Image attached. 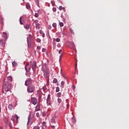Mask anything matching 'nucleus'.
Listing matches in <instances>:
<instances>
[{
    "label": "nucleus",
    "instance_id": "2eb2a0df",
    "mask_svg": "<svg viewBox=\"0 0 129 129\" xmlns=\"http://www.w3.org/2000/svg\"><path fill=\"white\" fill-rule=\"evenodd\" d=\"M3 37L5 39H7V34L6 32L3 33Z\"/></svg>",
    "mask_w": 129,
    "mask_h": 129
},
{
    "label": "nucleus",
    "instance_id": "4468645a",
    "mask_svg": "<svg viewBox=\"0 0 129 129\" xmlns=\"http://www.w3.org/2000/svg\"><path fill=\"white\" fill-rule=\"evenodd\" d=\"M32 82L31 81H25V85L28 86V85H31Z\"/></svg>",
    "mask_w": 129,
    "mask_h": 129
},
{
    "label": "nucleus",
    "instance_id": "f257e3e1",
    "mask_svg": "<svg viewBox=\"0 0 129 129\" xmlns=\"http://www.w3.org/2000/svg\"><path fill=\"white\" fill-rule=\"evenodd\" d=\"M3 90H5L6 92H9L12 89V84L8 81H4L3 83Z\"/></svg>",
    "mask_w": 129,
    "mask_h": 129
},
{
    "label": "nucleus",
    "instance_id": "864d4df0",
    "mask_svg": "<svg viewBox=\"0 0 129 129\" xmlns=\"http://www.w3.org/2000/svg\"><path fill=\"white\" fill-rule=\"evenodd\" d=\"M35 53H36V50L34 51Z\"/></svg>",
    "mask_w": 129,
    "mask_h": 129
},
{
    "label": "nucleus",
    "instance_id": "9d476101",
    "mask_svg": "<svg viewBox=\"0 0 129 129\" xmlns=\"http://www.w3.org/2000/svg\"><path fill=\"white\" fill-rule=\"evenodd\" d=\"M31 69V66H29V64H27L25 67V69L27 71V73L30 72Z\"/></svg>",
    "mask_w": 129,
    "mask_h": 129
},
{
    "label": "nucleus",
    "instance_id": "a878e982",
    "mask_svg": "<svg viewBox=\"0 0 129 129\" xmlns=\"http://www.w3.org/2000/svg\"><path fill=\"white\" fill-rule=\"evenodd\" d=\"M57 96L58 97H61V93H58L57 94Z\"/></svg>",
    "mask_w": 129,
    "mask_h": 129
},
{
    "label": "nucleus",
    "instance_id": "a19ab883",
    "mask_svg": "<svg viewBox=\"0 0 129 129\" xmlns=\"http://www.w3.org/2000/svg\"><path fill=\"white\" fill-rule=\"evenodd\" d=\"M45 51H46L45 48H42V51H43V52H45Z\"/></svg>",
    "mask_w": 129,
    "mask_h": 129
},
{
    "label": "nucleus",
    "instance_id": "f03ea898",
    "mask_svg": "<svg viewBox=\"0 0 129 129\" xmlns=\"http://www.w3.org/2000/svg\"><path fill=\"white\" fill-rule=\"evenodd\" d=\"M42 71L44 73V76L45 78L49 77V70L47 69L46 64L44 65L42 67Z\"/></svg>",
    "mask_w": 129,
    "mask_h": 129
},
{
    "label": "nucleus",
    "instance_id": "f8f14e48",
    "mask_svg": "<svg viewBox=\"0 0 129 129\" xmlns=\"http://www.w3.org/2000/svg\"><path fill=\"white\" fill-rule=\"evenodd\" d=\"M61 75L62 76V78L64 79V80L68 81V78L66 77L62 73V70H61Z\"/></svg>",
    "mask_w": 129,
    "mask_h": 129
},
{
    "label": "nucleus",
    "instance_id": "de8ad7c7",
    "mask_svg": "<svg viewBox=\"0 0 129 129\" xmlns=\"http://www.w3.org/2000/svg\"><path fill=\"white\" fill-rule=\"evenodd\" d=\"M53 81H57V79H54Z\"/></svg>",
    "mask_w": 129,
    "mask_h": 129
},
{
    "label": "nucleus",
    "instance_id": "a211bd4d",
    "mask_svg": "<svg viewBox=\"0 0 129 129\" xmlns=\"http://www.w3.org/2000/svg\"><path fill=\"white\" fill-rule=\"evenodd\" d=\"M12 80H13L12 77L11 76L8 77V81H12Z\"/></svg>",
    "mask_w": 129,
    "mask_h": 129
},
{
    "label": "nucleus",
    "instance_id": "dca6fc26",
    "mask_svg": "<svg viewBox=\"0 0 129 129\" xmlns=\"http://www.w3.org/2000/svg\"><path fill=\"white\" fill-rule=\"evenodd\" d=\"M12 65L14 66V67H17L18 66V64L17 63V62L16 61H13L12 62Z\"/></svg>",
    "mask_w": 129,
    "mask_h": 129
},
{
    "label": "nucleus",
    "instance_id": "58836bf2",
    "mask_svg": "<svg viewBox=\"0 0 129 129\" xmlns=\"http://www.w3.org/2000/svg\"><path fill=\"white\" fill-rule=\"evenodd\" d=\"M77 66H78V64H77V62H76V66H75V70H76V69H77Z\"/></svg>",
    "mask_w": 129,
    "mask_h": 129
},
{
    "label": "nucleus",
    "instance_id": "39448f33",
    "mask_svg": "<svg viewBox=\"0 0 129 129\" xmlns=\"http://www.w3.org/2000/svg\"><path fill=\"white\" fill-rule=\"evenodd\" d=\"M35 88L34 86L33 85H30L28 86V88H27V91L29 93H32L34 92Z\"/></svg>",
    "mask_w": 129,
    "mask_h": 129
},
{
    "label": "nucleus",
    "instance_id": "9b49d317",
    "mask_svg": "<svg viewBox=\"0 0 129 129\" xmlns=\"http://www.w3.org/2000/svg\"><path fill=\"white\" fill-rule=\"evenodd\" d=\"M24 27L26 30H31V26L29 24H27L24 26Z\"/></svg>",
    "mask_w": 129,
    "mask_h": 129
},
{
    "label": "nucleus",
    "instance_id": "b1692460",
    "mask_svg": "<svg viewBox=\"0 0 129 129\" xmlns=\"http://www.w3.org/2000/svg\"><path fill=\"white\" fill-rule=\"evenodd\" d=\"M72 122L73 123H76V119H75V118L73 117L72 119Z\"/></svg>",
    "mask_w": 129,
    "mask_h": 129
},
{
    "label": "nucleus",
    "instance_id": "79ce46f5",
    "mask_svg": "<svg viewBox=\"0 0 129 129\" xmlns=\"http://www.w3.org/2000/svg\"><path fill=\"white\" fill-rule=\"evenodd\" d=\"M62 51V50L61 49L59 50L58 53L60 54Z\"/></svg>",
    "mask_w": 129,
    "mask_h": 129
},
{
    "label": "nucleus",
    "instance_id": "a18cd8bd",
    "mask_svg": "<svg viewBox=\"0 0 129 129\" xmlns=\"http://www.w3.org/2000/svg\"><path fill=\"white\" fill-rule=\"evenodd\" d=\"M27 42H28V46H29V42H28V38H27Z\"/></svg>",
    "mask_w": 129,
    "mask_h": 129
},
{
    "label": "nucleus",
    "instance_id": "bb28decb",
    "mask_svg": "<svg viewBox=\"0 0 129 129\" xmlns=\"http://www.w3.org/2000/svg\"><path fill=\"white\" fill-rule=\"evenodd\" d=\"M33 129H40V127L38 126H35L33 127Z\"/></svg>",
    "mask_w": 129,
    "mask_h": 129
},
{
    "label": "nucleus",
    "instance_id": "7c9ffc66",
    "mask_svg": "<svg viewBox=\"0 0 129 129\" xmlns=\"http://www.w3.org/2000/svg\"><path fill=\"white\" fill-rule=\"evenodd\" d=\"M60 39L59 38H56V39H55V41H56V42H60Z\"/></svg>",
    "mask_w": 129,
    "mask_h": 129
},
{
    "label": "nucleus",
    "instance_id": "09e8293b",
    "mask_svg": "<svg viewBox=\"0 0 129 129\" xmlns=\"http://www.w3.org/2000/svg\"><path fill=\"white\" fill-rule=\"evenodd\" d=\"M47 63H49V60H47Z\"/></svg>",
    "mask_w": 129,
    "mask_h": 129
},
{
    "label": "nucleus",
    "instance_id": "ddd939ff",
    "mask_svg": "<svg viewBox=\"0 0 129 129\" xmlns=\"http://www.w3.org/2000/svg\"><path fill=\"white\" fill-rule=\"evenodd\" d=\"M20 23L21 25H23L24 22V19L22 17L20 18Z\"/></svg>",
    "mask_w": 129,
    "mask_h": 129
},
{
    "label": "nucleus",
    "instance_id": "e433bc0d",
    "mask_svg": "<svg viewBox=\"0 0 129 129\" xmlns=\"http://www.w3.org/2000/svg\"><path fill=\"white\" fill-rule=\"evenodd\" d=\"M69 107H70L69 104H67V108L68 109V108H69Z\"/></svg>",
    "mask_w": 129,
    "mask_h": 129
},
{
    "label": "nucleus",
    "instance_id": "c03bdc74",
    "mask_svg": "<svg viewBox=\"0 0 129 129\" xmlns=\"http://www.w3.org/2000/svg\"><path fill=\"white\" fill-rule=\"evenodd\" d=\"M42 89L44 91H45V88L44 87H43V88H42Z\"/></svg>",
    "mask_w": 129,
    "mask_h": 129
},
{
    "label": "nucleus",
    "instance_id": "2f4dec72",
    "mask_svg": "<svg viewBox=\"0 0 129 129\" xmlns=\"http://www.w3.org/2000/svg\"><path fill=\"white\" fill-rule=\"evenodd\" d=\"M51 4L53 6H55V2L54 1H51Z\"/></svg>",
    "mask_w": 129,
    "mask_h": 129
},
{
    "label": "nucleus",
    "instance_id": "c85d7f7f",
    "mask_svg": "<svg viewBox=\"0 0 129 129\" xmlns=\"http://www.w3.org/2000/svg\"><path fill=\"white\" fill-rule=\"evenodd\" d=\"M64 25V24L63 23H59V26L62 27Z\"/></svg>",
    "mask_w": 129,
    "mask_h": 129
},
{
    "label": "nucleus",
    "instance_id": "5fc2aeb1",
    "mask_svg": "<svg viewBox=\"0 0 129 129\" xmlns=\"http://www.w3.org/2000/svg\"><path fill=\"white\" fill-rule=\"evenodd\" d=\"M29 121V118H28V122Z\"/></svg>",
    "mask_w": 129,
    "mask_h": 129
},
{
    "label": "nucleus",
    "instance_id": "aec40b11",
    "mask_svg": "<svg viewBox=\"0 0 129 129\" xmlns=\"http://www.w3.org/2000/svg\"><path fill=\"white\" fill-rule=\"evenodd\" d=\"M40 34H42V36L43 37H45V34L43 33V31L40 30Z\"/></svg>",
    "mask_w": 129,
    "mask_h": 129
},
{
    "label": "nucleus",
    "instance_id": "8fccbe9b",
    "mask_svg": "<svg viewBox=\"0 0 129 129\" xmlns=\"http://www.w3.org/2000/svg\"><path fill=\"white\" fill-rule=\"evenodd\" d=\"M73 46H74L75 47V44H74V43H73Z\"/></svg>",
    "mask_w": 129,
    "mask_h": 129
},
{
    "label": "nucleus",
    "instance_id": "6ab92c4d",
    "mask_svg": "<svg viewBox=\"0 0 129 129\" xmlns=\"http://www.w3.org/2000/svg\"><path fill=\"white\" fill-rule=\"evenodd\" d=\"M8 107L10 110H12L13 105H12V104H10V105H8Z\"/></svg>",
    "mask_w": 129,
    "mask_h": 129
},
{
    "label": "nucleus",
    "instance_id": "37998d69",
    "mask_svg": "<svg viewBox=\"0 0 129 129\" xmlns=\"http://www.w3.org/2000/svg\"><path fill=\"white\" fill-rule=\"evenodd\" d=\"M64 82L62 81L61 83V85H64Z\"/></svg>",
    "mask_w": 129,
    "mask_h": 129
},
{
    "label": "nucleus",
    "instance_id": "72a5a7b5",
    "mask_svg": "<svg viewBox=\"0 0 129 129\" xmlns=\"http://www.w3.org/2000/svg\"><path fill=\"white\" fill-rule=\"evenodd\" d=\"M52 10L54 12H56L57 9H56V8H55V7H53V8L52 9Z\"/></svg>",
    "mask_w": 129,
    "mask_h": 129
},
{
    "label": "nucleus",
    "instance_id": "393cba45",
    "mask_svg": "<svg viewBox=\"0 0 129 129\" xmlns=\"http://www.w3.org/2000/svg\"><path fill=\"white\" fill-rule=\"evenodd\" d=\"M57 102L59 103V104H60V103L62 102V100L61 98H58L57 99Z\"/></svg>",
    "mask_w": 129,
    "mask_h": 129
},
{
    "label": "nucleus",
    "instance_id": "4be33fe9",
    "mask_svg": "<svg viewBox=\"0 0 129 129\" xmlns=\"http://www.w3.org/2000/svg\"><path fill=\"white\" fill-rule=\"evenodd\" d=\"M52 27L54 28H57V24L56 23H53L52 24Z\"/></svg>",
    "mask_w": 129,
    "mask_h": 129
},
{
    "label": "nucleus",
    "instance_id": "6e6d98bb",
    "mask_svg": "<svg viewBox=\"0 0 129 129\" xmlns=\"http://www.w3.org/2000/svg\"><path fill=\"white\" fill-rule=\"evenodd\" d=\"M43 115L44 116V113L43 114Z\"/></svg>",
    "mask_w": 129,
    "mask_h": 129
},
{
    "label": "nucleus",
    "instance_id": "7ed1b4c3",
    "mask_svg": "<svg viewBox=\"0 0 129 129\" xmlns=\"http://www.w3.org/2000/svg\"><path fill=\"white\" fill-rule=\"evenodd\" d=\"M19 118H20V116H18V115L15 114L11 117V120L13 121L14 122H16V123H18Z\"/></svg>",
    "mask_w": 129,
    "mask_h": 129
},
{
    "label": "nucleus",
    "instance_id": "4c0bfd02",
    "mask_svg": "<svg viewBox=\"0 0 129 129\" xmlns=\"http://www.w3.org/2000/svg\"><path fill=\"white\" fill-rule=\"evenodd\" d=\"M48 29L51 30V25L48 26Z\"/></svg>",
    "mask_w": 129,
    "mask_h": 129
},
{
    "label": "nucleus",
    "instance_id": "603ef678",
    "mask_svg": "<svg viewBox=\"0 0 129 129\" xmlns=\"http://www.w3.org/2000/svg\"><path fill=\"white\" fill-rule=\"evenodd\" d=\"M66 102H67V103H68V100H66Z\"/></svg>",
    "mask_w": 129,
    "mask_h": 129
},
{
    "label": "nucleus",
    "instance_id": "412c9836",
    "mask_svg": "<svg viewBox=\"0 0 129 129\" xmlns=\"http://www.w3.org/2000/svg\"><path fill=\"white\" fill-rule=\"evenodd\" d=\"M64 9H65V7H62V6L59 7V10L60 11H62V10H64Z\"/></svg>",
    "mask_w": 129,
    "mask_h": 129
},
{
    "label": "nucleus",
    "instance_id": "cd10ccee",
    "mask_svg": "<svg viewBox=\"0 0 129 129\" xmlns=\"http://www.w3.org/2000/svg\"><path fill=\"white\" fill-rule=\"evenodd\" d=\"M36 41L37 42H40L41 41V39H40V38H37V39H36Z\"/></svg>",
    "mask_w": 129,
    "mask_h": 129
},
{
    "label": "nucleus",
    "instance_id": "c9c22d12",
    "mask_svg": "<svg viewBox=\"0 0 129 129\" xmlns=\"http://www.w3.org/2000/svg\"><path fill=\"white\" fill-rule=\"evenodd\" d=\"M42 129H46V126L45 125H43V126H42Z\"/></svg>",
    "mask_w": 129,
    "mask_h": 129
},
{
    "label": "nucleus",
    "instance_id": "6e6552de",
    "mask_svg": "<svg viewBox=\"0 0 129 129\" xmlns=\"http://www.w3.org/2000/svg\"><path fill=\"white\" fill-rule=\"evenodd\" d=\"M36 67H37V62L36 61H34L32 64V70L34 72L36 71Z\"/></svg>",
    "mask_w": 129,
    "mask_h": 129
},
{
    "label": "nucleus",
    "instance_id": "473e14b6",
    "mask_svg": "<svg viewBox=\"0 0 129 129\" xmlns=\"http://www.w3.org/2000/svg\"><path fill=\"white\" fill-rule=\"evenodd\" d=\"M38 16L39 15H38V13H35V15H34V16L36 18H38Z\"/></svg>",
    "mask_w": 129,
    "mask_h": 129
},
{
    "label": "nucleus",
    "instance_id": "1a4fd4ad",
    "mask_svg": "<svg viewBox=\"0 0 129 129\" xmlns=\"http://www.w3.org/2000/svg\"><path fill=\"white\" fill-rule=\"evenodd\" d=\"M35 111H39L40 110V102H39L38 104L35 107Z\"/></svg>",
    "mask_w": 129,
    "mask_h": 129
},
{
    "label": "nucleus",
    "instance_id": "ea45409f",
    "mask_svg": "<svg viewBox=\"0 0 129 129\" xmlns=\"http://www.w3.org/2000/svg\"><path fill=\"white\" fill-rule=\"evenodd\" d=\"M36 116H37L38 117L39 116V113H36Z\"/></svg>",
    "mask_w": 129,
    "mask_h": 129
},
{
    "label": "nucleus",
    "instance_id": "49530a36",
    "mask_svg": "<svg viewBox=\"0 0 129 129\" xmlns=\"http://www.w3.org/2000/svg\"><path fill=\"white\" fill-rule=\"evenodd\" d=\"M61 55H60V57H59V61H61Z\"/></svg>",
    "mask_w": 129,
    "mask_h": 129
},
{
    "label": "nucleus",
    "instance_id": "4d7b16f0",
    "mask_svg": "<svg viewBox=\"0 0 129 129\" xmlns=\"http://www.w3.org/2000/svg\"><path fill=\"white\" fill-rule=\"evenodd\" d=\"M47 83H49V82H47Z\"/></svg>",
    "mask_w": 129,
    "mask_h": 129
},
{
    "label": "nucleus",
    "instance_id": "f704fd0d",
    "mask_svg": "<svg viewBox=\"0 0 129 129\" xmlns=\"http://www.w3.org/2000/svg\"><path fill=\"white\" fill-rule=\"evenodd\" d=\"M37 49H38L39 50L41 49L40 46H37Z\"/></svg>",
    "mask_w": 129,
    "mask_h": 129
},
{
    "label": "nucleus",
    "instance_id": "423d86ee",
    "mask_svg": "<svg viewBox=\"0 0 129 129\" xmlns=\"http://www.w3.org/2000/svg\"><path fill=\"white\" fill-rule=\"evenodd\" d=\"M33 24H35L36 25V29H40V24L39 23V21L34 20Z\"/></svg>",
    "mask_w": 129,
    "mask_h": 129
},
{
    "label": "nucleus",
    "instance_id": "0eeeda50",
    "mask_svg": "<svg viewBox=\"0 0 129 129\" xmlns=\"http://www.w3.org/2000/svg\"><path fill=\"white\" fill-rule=\"evenodd\" d=\"M31 102L32 103V104H33L34 105H36L38 103V100L37 98H36L35 97L31 98Z\"/></svg>",
    "mask_w": 129,
    "mask_h": 129
},
{
    "label": "nucleus",
    "instance_id": "c756f323",
    "mask_svg": "<svg viewBox=\"0 0 129 129\" xmlns=\"http://www.w3.org/2000/svg\"><path fill=\"white\" fill-rule=\"evenodd\" d=\"M70 30L71 31V32H72L73 34H74V31L73 30H72V28H70Z\"/></svg>",
    "mask_w": 129,
    "mask_h": 129
},
{
    "label": "nucleus",
    "instance_id": "f3484780",
    "mask_svg": "<svg viewBox=\"0 0 129 129\" xmlns=\"http://www.w3.org/2000/svg\"><path fill=\"white\" fill-rule=\"evenodd\" d=\"M26 7L27 8V9L28 10H29V9L30 8V4L29 3H27L26 5Z\"/></svg>",
    "mask_w": 129,
    "mask_h": 129
},
{
    "label": "nucleus",
    "instance_id": "20e7f679",
    "mask_svg": "<svg viewBox=\"0 0 129 129\" xmlns=\"http://www.w3.org/2000/svg\"><path fill=\"white\" fill-rule=\"evenodd\" d=\"M55 124V119H54V118H52L51 119L50 123V125L52 128L54 129L55 128V125H54Z\"/></svg>",
    "mask_w": 129,
    "mask_h": 129
},
{
    "label": "nucleus",
    "instance_id": "3c124183",
    "mask_svg": "<svg viewBox=\"0 0 129 129\" xmlns=\"http://www.w3.org/2000/svg\"><path fill=\"white\" fill-rule=\"evenodd\" d=\"M57 83V81L53 82V83Z\"/></svg>",
    "mask_w": 129,
    "mask_h": 129
},
{
    "label": "nucleus",
    "instance_id": "5701e85b",
    "mask_svg": "<svg viewBox=\"0 0 129 129\" xmlns=\"http://www.w3.org/2000/svg\"><path fill=\"white\" fill-rule=\"evenodd\" d=\"M59 91H60V88L58 87H57L56 88L55 92H59Z\"/></svg>",
    "mask_w": 129,
    "mask_h": 129
}]
</instances>
